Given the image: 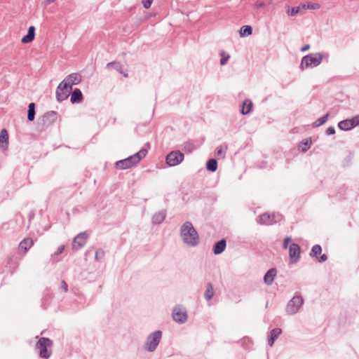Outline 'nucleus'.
I'll return each instance as SVG.
<instances>
[{
    "mask_svg": "<svg viewBox=\"0 0 359 359\" xmlns=\"http://www.w3.org/2000/svg\"><path fill=\"white\" fill-rule=\"evenodd\" d=\"M180 236L184 243L189 247H196L200 243L199 234L189 221L185 222L181 226Z\"/></svg>",
    "mask_w": 359,
    "mask_h": 359,
    "instance_id": "f257e3e1",
    "label": "nucleus"
},
{
    "mask_svg": "<svg viewBox=\"0 0 359 359\" xmlns=\"http://www.w3.org/2000/svg\"><path fill=\"white\" fill-rule=\"evenodd\" d=\"M324 57L327 59L329 54L325 52L308 54L302 58L299 68L303 71L305 69L318 67Z\"/></svg>",
    "mask_w": 359,
    "mask_h": 359,
    "instance_id": "f03ea898",
    "label": "nucleus"
},
{
    "mask_svg": "<svg viewBox=\"0 0 359 359\" xmlns=\"http://www.w3.org/2000/svg\"><path fill=\"white\" fill-rule=\"evenodd\" d=\"M147 150L144 148L141 149L138 152L116 163L118 168L125 170L130 168L137 164L143 158L146 156Z\"/></svg>",
    "mask_w": 359,
    "mask_h": 359,
    "instance_id": "7ed1b4c3",
    "label": "nucleus"
},
{
    "mask_svg": "<svg viewBox=\"0 0 359 359\" xmlns=\"http://www.w3.org/2000/svg\"><path fill=\"white\" fill-rule=\"evenodd\" d=\"M53 343L51 339L47 337H41L36 344V348L39 350V356L44 359H48L52 354L50 348Z\"/></svg>",
    "mask_w": 359,
    "mask_h": 359,
    "instance_id": "20e7f679",
    "label": "nucleus"
},
{
    "mask_svg": "<svg viewBox=\"0 0 359 359\" xmlns=\"http://www.w3.org/2000/svg\"><path fill=\"white\" fill-rule=\"evenodd\" d=\"M161 337L162 332L161 330H156L151 333L147 337L144 348L149 352L154 351L159 344Z\"/></svg>",
    "mask_w": 359,
    "mask_h": 359,
    "instance_id": "39448f33",
    "label": "nucleus"
},
{
    "mask_svg": "<svg viewBox=\"0 0 359 359\" xmlns=\"http://www.w3.org/2000/svg\"><path fill=\"white\" fill-rule=\"evenodd\" d=\"M304 304V299L301 296H294L289 301L286 306V312L292 315L297 313Z\"/></svg>",
    "mask_w": 359,
    "mask_h": 359,
    "instance_id": "423d86ee",
    "label": "nucleus"
},
{
    "mask_svg": "<svg viewBox=\"0 0 359 359\" xmlns=\"http://www.w3.org/2000/svg\"><path fill=\"white\" fill-rule=\"evenodd\" d=\"M57 118V113L55 111H49L45 113L41 117L38 119L39 125H42V129L50 126Z\"/></svg>",
    "mask_w": 359,
    "mask_h": 359,
    "instance_id": "0eeeda50",
    "label": "nucleus"
},
{
    "mask_svg": "<svg viewBox=\"0 0 359 359\" xmlns=\"http://www.w3.org/2000/svg\"><path fill=\"white\" fill-rule=\"evenodd\" d=\"M184 154L180 151H172L166 156V163L169 166H175L184 160Z\"/></svg>",
    "mask_w": 359,
    "mask_h": 359,
    "instance_id": "6e6552de",
    "label": "nucleus"
},
{
    "mask_svg": "<svg viewBox=\"0 0 359 359\" xmlns=\"http://www.w3.org/2000/svg\"><path fill=\"white\" fill-rule=\"evenodd\" d=\"M88 237L89 236L86 231L77 234L73 239L72 248L77 250L83 248L86 244Z\"/></svg>",
    "mask_w": 359,
    "mask_h": 359,
    "instance_id": "1a4fd4ad",
    "label": "nucleus"
},
{
    "mask_svg": "<svg viewBox=\"0 0 359 359\" xmlns=\"http://www.w3.org/2000/svg\"><path fill=\"white\" fill-rule=\"evenodd\" d=\"M72 90L62 81L57 86L56 90V99L58 102H62L65 100L70 94Z\"/></svg>",
    "mask_w": 359,
    "mask_h": 359,
    "instance_id": "9d476101",
    "label": "nucleus"
},
{
    "mask_svg": "<svg viewBox=\"0 0 359 359\" xmlns=\"http://www.w3.org/2000/svg\"><path fill=\"white\" fill-rule=\"evenodd\" d=\"M172 318L173 320L178 323H184L187 320L186 310H182L180 307H175L172 311Z\"/></svg>",
    "mask_w": 359,
    "mask_h": 359,
    "instance_id": "9b49d317",
    "label": "nucleus"
},
{
    "mask_svg": "<svg viewBox=\"0 0 359 359\" xmlns=\"http://www.w3.org/2000/svg\"><path fill=\"white\" fill-rule=\"evenodd\" d=\"M322 248L320 245H315L312 247L309 255L311 257H316L319 262H324L327 259V256L325 254L320 255Z\"/></svg>",
    "mask_w": 359,
    "mask_h": 359,
    "instance_id": "f8f14e48",
    "label": "nucleus"
},
{
    "mask_svg": "<svg viewBox=\"0 0 359 359\" xmlns=\"http://www.w3.org/2000/svg\"><path fill=\"white\" fill-rule=\"evenodd\" d=\"M62 81L70 90H72V86L79 84L81 81V76L78 73H72L66 76Z\"/></svg>",
    "mask_w": 359,
    "mask_h": 359,
    "instance_id": "ddd939ff",
    "label": "nucleus"
},
{
    "mask_svg": "<svg viewBox=\"0 0 359 359\" xmlns=\"http://www.w3.org/2000/svg\"><path fill=\"white\" fill-rule=\"evenodd\" d=\"M301 249L297 243H292L289 247V255L292 263H296L299 258Z\"/></svg>",
    "mask_w": 359,
    "mask_h": 359,
    "instance_id": "4468645a",
    "label": "nucleus"
},
{
    "mask_svg": "<svg viewBox=\"0 0 359 359\" xmlns=\"http://www.w3.org/2000/svg\"><path fill=\"white\" fill-rule=\"evenodd\" d=\"M274 215H270L267 212L263 213L260 215L257 218V222L258 224L262 225H272L276 223V220L274 219Z\"/></svg>",
    "mask_w": 359,
    "mask_h": 359,
    "instance_id": "2eb2a0df",
    "label": "nucleus"
},
{
    "mask_svg": "<svg viewBox=\"0 0 359 359\" xmlns=\"http://www.w3.org/2000/svg\"><path fill=\"white\" fill-rule=\"evenodd\" d=\"M226 247V241L224 238H222L218 241H217L212 247V252L217 255L222 253Z\"/></svg>",
    "mask_w": 359,
    "mask_h": 359,
    "instance_id": "dca6fc26",
    "label": "nucleus"
},
{
    "mask_svg": "<svg viewBox=\"0 0 359 359\" xmlns=\"http://www.w3.org/2000/svg\"><path fill=\"white\" fill-rule=\"evenodd\" d=\"M276 275H277L276 269L271 268L269 270H268L264 276V283L267 285H271L273 283Z\"/></svg>",
    "mask_w": 359,
    "mask_h": 359,
    "instance_id": "f3484780",
    "label": "nucleus"
},
{
    "mask_svg": "<svg viewBox=\"0 0 359 359\" xmlns=\"http://www.w3.org/2000/svg\"><path fill=\"white\" fill-rule=\"evenodd\" d=\"M34 38H35V27L34 26H30L28 28L27 34L22 38L21 42L25 44L29 43H31L32 41H34Z\"/></svg>",
    "mask_w": 359,
    "mask_h": 359,
    "instance_id": "a211bd4d",
    "label": "nucleus"
},
{
    "mask_svg": "<svg viewBox=\"0 0 359 359\" xmlns=\"http://www.w3.org/2000/svg\"><path fill=\"white\" fill-rule=\"evenodd\" d=\"M83 99V93L79 88H75L71 92L70 101L72 103H80Z\"/></svg>",
    "mask_w": 359,
    "mask_h": 359,
    "instance_id": "6ab92c4d",
    "label": "nucleus"
},
{
    "mask_svg": "<svg viewBox=\"0 0 359 359\" xmlns=\"http://www.w3.org/2000/svg\"><path fill=\"white\" fill-rule=\"evenodd\" d=\"M338 128L341 130L347 131V130H350L354 128L355 127L353 124L351 119L347 118V119L339 121L338 123Z\"/></svg>",
    "mask_w": 359,
    "mask_h": 359,
    "instance_id": "aec40b11",
    "label": "nucleus"
},
{
    "mask_svg": "<svg viewBox=\"0 0 359 359\" xmlns=\"http://www.w3.org/2000/svg\"><path fill=\"white\" fill-rule=\"evenodd\" d=\"M282 333V330L279 327H276L270 331L269 338L268 340V344L270 346H272L274 344V341L278 337V336Z\"/></svg>",
    "mask_w": 359,
    "mask_h": 359,
    "instance_id": "412c9836",
    "label": "nucleus"
},
{
    "mask_svg": "<svg viewBox=\"0 0 359 359\" xmlns=\"http://www.w3.org/2000/svg\"><path fill=\"white\" fill-rule=\"evenodd\" d=\"M166 214V211L164 210L155 213L152 217V222L154 224H161L165 220Z\"/></svg>",
    "mask_w": 359,
    "mask_h": 359,
    "instance_id": "4be33fe9",
    "label": "nucleus"
},
{
    "mask_svg": "<svg viewBox=\"0 0 359 359\" xmlns=\"http://www.w3.org/2000/svg\"><path fill=\"white\" fill-rule=\"evenodd\" d=\"M33 245V240L31 238H26L20 241L19 244V248L22 250L25 254Z\"/></svg>",
    "mask_w": 359,
    "mask_h": 359,
    "instance_id": "5701e85b",
    "label": "nucleus"
},
{
    "mask_svg": "<svg viewBox=\"0 0 359 359\" xmlns=\"http://www.w3.org/2000/svg\"><path fill=\"white\" fill-rule=\"evenodd\" d=\"M8 142V134L6 129H2L0 132V146L2 148H7Z\"/></svg>",
    "mask_w": 359,
    "mask_h": 359,
    "instance_id": "b1692460",
    "label": "nucleus"
},
{
    "mask_svg": "<svg viewBox=\"0 0 359 359\" xmlns=\"http://www.w3.org/2000/svg\"><path fill=\"white\" fill-rule=\"evenodd\" d=\"M253 104L251 100L247 99L243 102L241 114L243 115L248 114L251 112Z\"/></svg>",
    "mask_w": 359,
    "mask_h": 359,
    "instance_id": "393cba45",
    "label": "nucleus"
},
{
    "mask_svg": "<svg viewBox=\"0 0 359 359\" xmlns=\"http://www.w3.org/2000/svg\"><path fill=\"white\" fill-rule=\"evenodd\" d=\"M206 287L207 288L204 293V297L206 300L210 301L212 299L215 294L213 285L210 282H208L206 285Z\"/></svg>",
    "mask_w": 359,
    "mask_h": 359,
    "instance_id": "a878e982",
    "label": "nucleus"
},
{
    "mask_svg": "<svg viewBox=\"0 0 359 359\" xmlns=\"http://www.w3.org/2000/svg\"><path fill=\"white\" fill-rule=\"evenodd\" d=\"M35 104L34 102H31L28 105V111H27V120L28 121H33L35 118Z\"/></svg>",
    "mask_w": 359,
    "mask_h": 359,
    "instance_id": "bb28decb",
    "label": "nucleus"
},
{
    "mask_svg": "<svg viewBox=\"0 0 359 359\" xmlns=\"http://www.w3.org/2000/svg\"><path fill=\"white\" fill-rule=\"evenodd\" d=\"M311 138H306L299 143V149L303 152H306L311 147Z\"/></svg>",
    "mask_w": 359,
    "mask_h": 359,
    "instance_id": "cd10ccee",
    "label": "nucleus"
},
{
    "mask_svg": "<svg viewBox=\"0 0 359 359\" xmlns=\"http://www.w3.org/2000/svg\"><path fill=\"white\" fill-rule=\"evenodd\" d=\"M206 169L210 172H215L217 169V161L215 158H210L206 163Z\"/></svg>",
    "mask_w": 359,
    "mask_h": 359,
    "instance_id": "c85d7f7f",
    "label": "nucleus"
},
{
    "mask_svg": "<svg viewBox=\"0 0 359 359\" xmlns=\"http://www.w3.org/2000/svg\"><path fill=\"white\" fill-rule=\"evenodd\" d=\"M106 68H107V69L114 68L118 73L123 74V65L119 62H117V61L110 62L107 64Z\"/></svg>",
    "mask_w": 359,
    "mask_h": 359,
    "instance_id": "c756f323",
    "label": "nucleus"
},
{
    "mask_svg": "<svg viewBox=\"0 0 359 359\" xmlns=\"http://www.w3.org/2000/svg\"><path fill=\"white\" fill-rule=\"evenodd\" d=\"M329 116H330V113L327 112L325 115H324V116H321L320 118H318L317 120H316L312 123L313 127L318 128V127H320V126L325 124L327 121Z\"/></svg>",
    "mask_w": 359,
    "mask_h": 359,
    "instance_id": "7c9ffc66",
    "label": "nucleus"
},
{
    "mask_svg": "<svg viewBox=\"0 0 359 359\" xmlns=\"http://www.w3.org/2000/svg\"><path fill=\"white\" fill-rule=\"evenodd\" d=\"M252 33V27L250 25H243L239 30L240 36L243 37L250 36Z\"/></svg>",
    "mask_w": 359,
    "mask_h": 359,
    "instance_id": "2f4dec72",
    "label": "nucleus"
},
{
    "mask_svg": "<svg viewBox=\"0 0 359 359\" xmlns=\"http://www.w3.org/2000/svg\"><path fill=\"white\" fill-rule=\"evenodd\" d=\"M227 149H228V147L226 144L220 145L219 147L217 148L216 156L218 158H224L225 157V153H226Z\"/></svg>",
    "mask_w": 359,
    "mask_h": 359,
    "instance_id": "473e14b6",
    "label": "nucleus"
},
{
    "mask_svg": "<svg viewBox=\"0 0 359 359\" xmlns=\"http://www.w3.org/2000/svg\"><path fill=\"white\" fill-rule=\"evenodd\" d=\"M195 149L194 144L191 141L185 142L183 144V150L187 153H191Z\"/></svg>",
    "mask_w": 359,
    "mask_h": 359,
    "instance_id": "72a5a7b5",
    "label": "nucleus"
},
{
    "mask_svg": "<svg viewBox=\"0 0 359 359\" xmlns=\"http://www.w3.org/2000/svg\"><path fill=\"white\" fill-rule=\"evenodd\" d=\"M222 58L220 60V65H224L226 64L227 61L229 60L230 56L228 54H226L224 51L221 52Z\"/></svg>",
    "mask_w": 359,
    "mask_h": 359,
    "instance_id": "f704fd0d",
    "label": "nucleus"
},
{
    "mask_svg": "<svg viewBox=\"0 0 359 359\" xmlns=\"http://www.w3.org/2000/svg\"><path fill=\"white\" fill-rule=\"evenodd\" d=\"M104 256V251L100 248L98 250H96L95 252V259L97 261L100 260L101 259H102Z\"/></svg>",
    "mask_w": 359,
    "mask_h": 359,
    "instance_id": "c9c22d12",
    "label": "nucleus"
},
{
    "mask_svg": "<svg viewBox=\"0 0 359 359\" xmlns=\"http://www.w3.org/2000/svg\"><path fill=\"white\" fill-rule=\"evenodd\" d=\"M300 11L299 7H292L291 9L288 10L287 13L290 16H294L297 15Z\"/></svg>",
    "mask_w": 359,
    "mask_h": 359,
    "instance_id": "e433bc0d",
    "label": "nucleus"
},
{
    "mask_svg": "<svg viewBox=\"0 0 359 359\" xmlns=\"http://www.w3.org/2000/svg\"><path fill=\"white\" fill-rule=\"evenodd\" d=\"M153 0H143L142 4L144 8L148 9L151 7Z\"/></svg>",
    "mask_w": 359,
    "mask_h": 359,
    "instance_id": "4c0bfd02",
    "label": "nucleus"
},
{
    "mask_svg": "<svg viewBox=\"0 0 359 359\" xmlns=\"http://www.w3.org/2000/svg\"><path fill=\"white\" fill-rule=\"evenodd\" d=\"M325 134L327 135H331L335 134V128L333 126H330L327 128L325 130Z\"/></svg>",
    "mask_w": 359,
    "mask_h": 359,
    "instance_id": "58836bf2",
    "label": "nucleus"
},
{
    "mask_svg": "<svg viewBox=\"0 0 359 359\" xmlns=\"http://www.w3.org/2000/svg\"><path fill=\"white\" fill-rule=\"evenodd\" d=\"M354 127H356L359 126V114L353 116L352 118H351Z\"/></svg>",
    "mask_w": 359,
    "mask_h": 359,
    "instance_id": "ea45409f",
    "label": "nucleus"
},
{
    "mask_svg": "<svg viewBox=\"0 0 359 359\" xmlns=\"http://www.w3.org/2000/svg\"><path fill=\"white\" fill-rule=\"evenodd\" d=\"M291 240H292L291 238L289 236H287L286 238H285L284 241H283V248H285V249L287 248L289 243L291 241Z\"/></svg>",
    "mask_w": 359,
    "mask_h": 359,
    "instance_id": "a19ab883",
    "label": "nucleus"
},
{
    "mask_svg": "<svg viewBox=\"0 0 359 359\" xmlns=\"http://www.w3.org/2000/svg\"><path fill=\"white\" fill-rule=\"evenodd\" d=\"M61 289L65 292H67L68 291V285L67 283L65 280H62L61 283Z\"/></svg>",
    "mask_w": 359,
    "mask_h": 359,
    "instance_id": "79ce46f5",
    "label": "nucleus"
},
{
    "mask_svg": "<svg viewBox=\"0 0 359 359\" xmlns=\"http://www.w3.org/2000/svg\"><path fill=\"white\" fill-rule=\"evenodd\" d=\"M319 8V5L318 4H309L306 6L308 9H317Z\"/></svg>",
    "mask_w": 359,
    "mask_h": 359,
    "instance_id": "37998d69",
    "label": "nucleus"
},
{
    "mask_svg": "<svg viewBox=\"0 0 359 359\" xmlns=\"http://www.w3.org/2000/svg\"><path fill=\"white\" fill-rule=\"evenodd\" d=\"M64 249H65V246H64V245H60V246L57 248V251L55 252V255H60V254H61V253L63 252Z\"/></svg>",
    "mask_w": 359,
    "mask_h": 359,
    "instance_id": "c03bdc74",
    "label": "nucleus"
},
{
    "mask_svg": "<svg viewBox=\"0 0 359 359\" xmlns=\"http://www.w3.org/2000/svg\"><path fill=\"white\" fill-rule=\"evenodd\" d=\"M309 48H310V45H309V44H306V45L303 46L301 48L300 50H301L302 52H306V51H307L308 50H309Z\"/></svg>",
    "mask_w": 359,
    "mask_h": 359,
    "instance_id": "a18cd8bd",
    "label": "nucleus"
},
{
    "mask_svg": "<svg viewBox=\"0 0 359 359\" xmlns=\"http://www.w3.org/2000/svg\"><path fill=\"white\" fill-rule=\"evenodd\" d=\"M265 6L264 3V2H260V3H257V6L259 7V8H262Z\"/></svg>",
    "mask_w": 359,
    "mask_h": 359,
    "instance_id": "49530a36",
    "label": "nucleus"
},
{
    "mask_svg": "<svg viewBox=\"0 0 359 359\" xmlns=\"http://www.w3.org/2000/svg\"><path fill=\"white\" fill-rule=\"evenodd\" d=\"M55 0H46V4L48 5L53 2H54Z\"/></svg>",
    "mask_w": 359,
    "mask_h": 359,
    "instance_id": "de8ad7c7",
    "label": "nucleus"
},
{
    "mask_svg": "<svg viewBox=\"0 0 359 359\" xmlns=\"http://www.w3.org/2000/svg\"><path fill=\"white\" fill-rule=\"evenodd\" d=\"M122 74L124 77H126H126H128V76L127 73L123 72V74Z\"/></svg>",
    "mask_w": 359,
    "mask_h": 359,
    "instance_id": "09e8293b",
    "label": "nucleus"
}]
</instances>
